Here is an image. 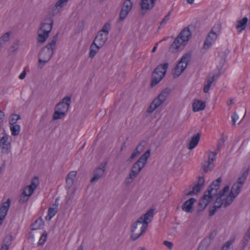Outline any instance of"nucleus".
Returning a JSON list of instances; mask_svg holds the SVG:
<instances>
[{
    "instance_id": "f257e3e1",
    "label": "nucleus",
    "mask_w": 250,
    "mask_h": 250,
    "mask_svg": "<svg viewBox=\"0 0 250 250\" xmlns=\"http://www.w3.org/2000/svg\"><path fill=\"white\" fill-rule=\"evenodd\" d=\"M58 33L56 34L52 40L42 48L38 54V67L42 69L53 56L56 49Z\"/></svg>"
},
{
    "instance_id": "f03ea898",
    "label": "nucleus",
    "mask_w": 250,
    "mask_h": 250,
    "mask_svg": "<svg viewBox=\"0 0 250 250\" xmlns=\"http://www.w3.org/2000/svg\"><path fill=\"white\" fill-rule=\"evenodd\" d=\"M169 64H160L154 70L151 75V86L153 87L159 83L166 74Z\"/></svg>"
},
{
    "instance_id": "7ed1b4c3",
    "label": "nucleus",
    "mask_w": 250,
    "mask_h": 250,
    "mask_svg": "<svg viewBox=\"0 0 250 250\" xmlns=\"http://www.w3.org/2000/svg\"><path fill=\"white\" fill-rule=\"evenodd\" d=\"M150 155V149H148L133 165L129 173L137 177L143 168L145 167Z\"/></svg>"
},
{
    "instance_id": "20e7f679",
    "label": "nucleus",
    "mask_w": 250,
    "mask_h": 250,
    "mask_svg": "<svg viewBox=\"0 0 250 250\" xmlns=\"http://www.w3.org/2000/svg\"><path fill=\"white\" fill-rule=\"evenodd\" d=\"M191 52H188L182 57L179 62L174 67L173 73L174 78H176L179 77L185 70L187 65L191 62Z\"/></svg>"
},
{
    "instance_id": "39448f33",
    "label": "nucleus",
    "mask_w": 250,
    "mask_h": 250,
    "mask_svg": "<svg viewBox=\"0 0 250 250\" xmlns=\"http://www.w3.org/2000/svg\"><path fill=\"white\" fill-rule=\"evenodd\" d=\"M145 226V224L139 219L132 225L130 237L133 241L137 240L146 231L148 227Z\"/></svg>"
},
{
    "instance_id": "423d86ee",
    "label": "nucleus",
    "mask_w": 250,
    "mask_h": 250,
    "mask_svg": "<svg viewBox=\"0 0 250 250\" xmlns=\"http://www.w3.org/2000/svg\"><path fill=\"white\" fill-rule=\"evenodd\" d=\"M133 2L131 0H125L123 3L122 7L120 12L119 21H123L128 15L132 9Z\"/></svg>"
},
{
    "instance_id": "0eeeda50",
    "label": "nucleus",
    "mask_w": 250,
    "mask_h": 250,
    "mask_svg": "<svg viewBox=\"0 0 250 250\" xmlns=\"http://www.w3.org/2000/svg\"><path fill=\"white\" fill-rule=\"evenodd\" d=\"M212 199V196H209L207 194V192H205L202 198H201L198 202L197 212L199 213L200 212L203 211L211 202Z\"/></svg>"
},
{
    "instance_id": "6e6552de",
    "label": "nucleus",
    "mask_w": 250,
    "mask_h": 250,
    "mask_svg": "<svg viewBox=\"0 0 250 250\" xmlns=\"http://www.w3.org/2000/svg\"><path fill=\"white\" fill-rule=\"evenodd\" d=\"M71 104V97L65 96L62 100L57 104L55 108L61 112H64V113L67 112Z\"/></svg>"
},
{
    "instance_id": "1a4fd4ad",
    "label": "nucleus",
    "mask_w": 250,
    "mask_h": 250,
    "mask_svg": "<svg viewBox=\"0 0 250 250\" xmlns=\"http://www.w3.org/2000/svg\"><path fill=\"white\" fill-rule=\"evenodd\" d=\"M192 34L188 26L184 28L177 36V38L180 40L181 42L185 45L191 38Z\"/></svg>"
},
{
    "instance_id": "9d476101",
    "label": "nucleus",
    "mask_w": 250,
    "mask_h": 250,
    "mask_svg": "<svg viewBox=\"0 0 250 250\" xmlns=\"http://www.w3.org/2000/svg\"><path fill=\"white\" fill-rule=\"evenodd\" d=\"M106 164V163H101L94 170V176L90 180L91 183L96 182L103 176L105 171Z\"/></svg>"
},
{
    "instance_id": "9b49d317",
    "label": "nucleus",
    "mask_w": 250,
    "mask_h": 250,
    "mask_svg": "<svg viewBox=\"0 0 250 250\" xmlns=\"http://www.w3.org/2000/svg\"><path fill=\"white\" fill-rule=\"evenodd\" d=\"M53 23V19H51V18H46L44 20V22L41 24L38 32L41 31L42 33H48V34H49L52 29Z\"/></svg>"
},
{
    "instance_id": "f8f14e48",
    "label": "nucleus",
    "mask_w": 250,
    "mask_h": 250,
    "mask_svg": "<svg viewBox=\"0 0 250 250\" xmlns=\"http://www.w3.org/2000/svg\"><path fill=\"white\" fill-rule=\"evenodd\" d=\"M221 182V178H218L216 180L212 182V183L210 185L207 190L205 192H207V194L208 195L212 196L213 197V194L217 193V190L219 188Z\"/></svg>"
},
{
    "instance_id": "ddd939ff",
    "label": "nucleus",
    "mask_w": 250,
    "mask_h": 250,
    "mask_svg": "<svg viewBox=\"0 0 250 250\" xmlns=\"http://www.w3.org/2000/svg\"><path fill=\"white\" fill-rule=\"evenodd\" d=\"M107 36L102 32H99L93 41V44H96L98 48H101L107 41Z\"/></svg>"
},
{
    "instance_id": "4468645a",
    "label": "nucleus",
    "mask_w": 250,
    "mask_h": 250,
    "mask_svg": "<svg viewBox=\"0 0 250 250\" xmlns=\"http://www.w3.org/2000/svg\"><path fill=\"white\" fill-rule=\"evenodd\" d=\"M214 28V27L211 29L206 37L203 45V48L205 49L209 48L217 38V34L213 31Z\"/></svg>"
},
{
    "instance_id": "2eb2a0df",
    "label": "nucleus",
    "mask_w": 250,
    "mask_h": 250,
    "mask_svg": "<svg viewBox=\"0 0 250 250\" xmlns=\"http://www.w3.org/2000/svg\"><path fill=\"white\" fill-rule=\"evenodd\" d=\"M154 209L150 208L146 213L138 218L142 222L145 224V227L146 226L148 227L149 223L152 221L154 216Z\"/></svg>"
},
{
    "instance_id": "dca6fc26",
    "label": "nucleus",
    "mask_w": 250,
    "mask_h": 250,
    "mask_svg": "<svg viewBox=\"0 0 250 250\" xmlns=\"http://www.w3.org/2000/svg\"><path fill=\"white\" fill-rule=\"evenodd\" d=\"M170 89L166 88L162 90L160 94L154 100L155 103H158L161 105L164 103L169 95Z\"/></svg>"
},
{
    "instance_id": "f3484780",
    "label": "nucleus",
    "mask_w": 250,
    "mask_h": 250,
    "mask_svg": "<svg viewBox=\"0 0 250 250\" xmlns=\"http://www.w3.org/2000/svg\"><path fill=\"white\" fill-rule=\"evenodd\" d=\"M196 202V199L194 198H190L187 200L182 206V209L187 212L191 213L193 212V204Z\"/></svg>"
},
{
    "instance_id": "a211bd4d",
    "label": "nucleus",
    "mask_w": 250,
    "mask_h": 250,
    "mask_svg": "<svg viewBox=\"0 0 250 250\" xmlns=\"http://www.w3.org/2000/svg\"><path fill=\"white\" fill-rule=\"evenodd\" d=\"M156 0H141L140 6L142 11H148L152 9Z\"/></svg>"
},
{
    "instance_id": "6ab92c4d",
    "label": "nucleus",
    "mask_w": 250,
    "mask_h": 250,
    "mask_svg": "<svg viewBox=\"0 0 250 250\" xmlns=\"http://www.w3.org/2000/svg\"><path fill=\"white\" fill-rule=\"evenodd\" d=\"M8 137L7 135L3 136L0 139V147L5 152H8L10 149V143L8 142Z\"/></svg>"
},
{
    "instance_id": "aec40b11",
    "label": "nucleus",
    "mask_w": 250,
    "mask_h": 250,
    "mask_svg": "<svg viewBox=\"0 0 250 250\" xmlns=\"http://www.w3.org/2000/svg\"><path fill=\"white\" fill-rule=\"evenodd\" d=\"M220 73H218L217 74H213L212 76L209 75L207 77V84H204L203 91L205 93H208L209 91V88L213 82L215 81V77H218L219 76Z\"/></svg>"
},
{
    "instance_id": "412c9836",
    "label": "nucleus",
    "mask_w": 250,
    "mask_h": 250,
    "mask_svg": "<svg viewBox=\"0 0 250 250\" xmlns=\"http://www.w3.org/2000/svg\"><path fill=\"white\" fill-rule=\"evenodd\" d=\"M200 139V134L197 133V134L193 135L188 144L187 145V147L188 149L191 150L193 149L198 144Z\"/></svg>"
},
{
    "instance_id": "4be33fe9",
    "label": "nucleus",
    "mask_w": 250,
    "mask_h": 250,
    "mask_svg": "<svg viewBox=\"0 0 250 250\" xmlns=\"http://www.w3.org/2000/svg\"><path fill=\"white\" fill-rule=\"evenodd\" d=\"M206 107V102L199 100H194L192 103V109L194 112L203 110Z\"/></svg>"
},
{
    "instance_id": "5701e85b",
    "label": "nucleus",
    "mask_w": 250,
    "mask_h": 250,
    "mask_svg": "<svg viewBox=\"0 0 250 250\" xmlns=\"http://www.w3.org/2000/svg\"><path fill=\"white\" fill-rule=\"evenodd\" d=\"M77 172L76 171H72L67 174L65 181L66 183V187L70 188L73 184L74 181L76 178Z\"/></svg>"
},
{
    "instance_id": "b1692460",
    "label": "nucleus",
    "mask_w": 250,
    "mask_h": 250,
    "mask_svg": "<svg viewBox=\"0 0 250 250\" xmlns=\"http://www.w3.org/2000/svg\"><path fill=\"white\" fill-rule=\"evenodd\" d=\"M181 45H183V44L181 42L180 40L176 37L170 46L169 51L172 53H176L178 51Z\"/></svg>"
},
{
    "instance_id": "393cba45",
    "label": "nucleus",
    "mask_w": 250,
    "mask_h": 250,
    "mask_svg": "<svg viewBox=\"0 0 250 250\" xmlns=\"http://www.w3.org/2000/svg\"><path fill=\"white\" fill-rule=\"evenodd\" d=\"M144 149V146L140 143L135 148L130 157L127 160V162H131Z\"/></svg>"
},
{
    "instance_id": "a878e982",
    "label": "nucleus",
    "mask_w": 250,
    "mask_h": 250,
    "mask_svg": "<svg viewBox=\"0 0 250 250\" xmlns=\"http://www.w3.org/2000/svg\"><path fill=\"white\" fill-rule=\"evenodd\" d=\"M248 21V19L247 17H244L242 20L236 21L235 27L238 30L239 32H241L246 28Z\"/></svg>"
},
{
    "instance_id": "bb28decb",
    "label": "nucleus",
    "mask_w": 250,
    "mask_h": 250,
    "mask_svg": "<svg viewBox=\"0 0 250 250\" xmlns=\"http://www.w3.org/2000/svg\"><path fill=\"white\" fill-rule=\"evenodd\" d=\"M242 186L238 185L237 184H236L235 183L232 185L231 189L230 192H229V194L231 195L232 196H235V197L239 194L241 191V189L242 188Z\"/></svg>"
},
{
    "instance_id": "cd10ccee",
    "label": "nucleus",
    "mask_w": 250,
    "mask_h": 250,
    "mask_svg": "<svg viewBox=\"0 0 250 250\" xmlns=\"http://www.w3.org/2000/svg\"><path fill=\"white\" fill-rule=\"evenodd\" d=\"M249 170L250 169L248 168L245 171H244L243 174L237 179V182L235 183L242 187L247 179Z\"/></svg>"
},
{
    "instance_id": "c85d7f7f",
    "label": "nucleus",
    "mask_w": 250,
    "mask_h": 250,
    "mask_svg": "<svg viewBox=\"0 0 250 250\" xmlns=\"http://www.w3.org/2000/svg\"><path fill=\"white\" fill-rule=\"evenodd\" d=\"M10 128L11 134L14 136L18 135L20 133L21 126L19 125H10Z\"/></svg>"
},
{
    "instance_id": "c756f323",
    "label": "nucleus",
    "mask_w": 250,
    "mask_h": 250,
    "mask_svg": "<svg viewBox=\"0 0 250 250\" xmlns=\"http://www.w3.org/2000/svg\"><path fill=\"white\" fill-rule=\"evenodd\" d=\"M11 34V32H7L0 38V49L3 47V44L5 42L9 41Z\"/></svg>"
},
{
    "instance_id": "7c9ffc66",
    "label": "nucleus",
    "mask_w": 250,
    "mask_h": 250,
    "mask_svg": "<svg viewBox=\"0 0 250 250\" xmlns=\"http://www.w3.org/2000/svg\"><path fill=\"white\" fill-rule=\"evenodd\" d=\"M49 35V34H48V33H44L42 32L40 33L38 32V35L37 36L38 42L39 43H43L48 38Z\"/></svg>"
},
{
    "instance_id": "2f4dec72",
    "label": "nucleus",
    "mask_w": 250,
    "mask_h": 250,
    "mask_svg": "<svg viewBox=\"0 0 250 250\" xmlns=\"http://www.w3.org/2000/svg\"><path fill=\"white\" fill-rule=\"evenodd\" d=\"M60 11L61 9L58 7H56V5H55L51 8L48 17L46 18H51V19H53V17L59 14L60 12Z\"/></svg>"
},
{
    "instance_id": "473e14b6",
    "label": "nucleus",
    "mask_w": 250,
    "mask_h": 250,
    "mask_svg": "<svg viewBox=\"0 0 250 250\" xmlns=\"http://www.w3.org/2000/svg\"><path fill=\"white\" fill-rule=\"evenodd\" d=\"M21 119V116L19 114H12L9 118V123L10 125L17 124L18 120Z\"/></svg>"
},
{
    "instance_id": "72a5a7b5",
    "label": "nucleus",
    "mask_w": 250,
    "mask_h": 250,
    "mask_svg": "<svg viewBox=\"0 0 250 250\" xmlns=\"http://www.w3.org/2000/svg\"><path fill=\"white\" fill-rule=\"evenodd\" d=\"M66 115V114L64 113V112H61L60 111H58L55 108V111L53 115V120H57L59 119H62Z\"/></svg>"
},
{
    "instance_id": "f704fd0d",
    "label": "nucleus",
    "mask_w": 250,
    "mask_h": 250,
    "mask_svg": "<svg viewBox=\"0 0 250 250\" xmlns=\"http://www.w3.org/2000/svg\"><path fill=\"white\" fill-rule=\"evenodd\" d=\"M58 211L57 208H49L48 210V215L45 217L46 220H50L53 216H54Z\"/></svg>"
},
{
    "instance_id": "c9c22d12",
    "label": "nucleus",
    "mask_w": 250,
    "mask_h": 250,
    "mask_svg": "<svg viewBox=\"0 0 250 250\" xmlns=\"http://www.w3.org/2000/svg\"><path fill=\"white\" fill-rule=\"evenodd\" d=\"M96 45V44H93V42H92L90 45V53L89 54V57L90 58H93L95 56V55L98 52L99 49L100 48H98L97 46V45Z\"/></svg>"
},
{
    "instance_id": "e433bc0d",
    "label": "nucleus",
    "mask_w": 250,
    "mask_h": 250,
    "mask_svg": "<svg viewBox=\"0 0 250 250\" xmlns=\"http://www.w3.org/2000/svg\"><path fill=\"white\" fill-rule=\"evenodd\" d=\"M137 177L133 175L132 174L129 173L128 175L125 178L124 183L126 186H130L134 181Z\"/></svg>"
},
{
    "instance_id": "4c0bfd02",
    "label": "nucleus",
    "mask_w": 250,
    "mask_h": 250,
    "mask_svg": "<svg viewBox=\"0 0 250 250\" xmlns=\"http://www.w3.org/2000/svg\"><path fill=\"white\" fill-rule=\"evenodd\" d=\"M208 161H207L203 166V170L205 173L208 172L213 168V166H211L210 162V154H208Z\"/></svg>"
},
{
    "instance_id": "58836bf2",
    "label": "nucleus",
    "mask_w": 250,
    "mask_h": 250,
    "mask_svg": "<svg viewBox=\"0 0 250 250\" xmlns=\"http://www.w3.org/2000/svg\"><path fill=\"white\" fill-rule=\"evenodd\" d=\"M20 44V41L19 40H16L11 45L10 49V52L11 53H14L18 51L19 46Z\"/></svg>"
},
{
    "instance_id": "ea45409f",
    "label": "nucleus",
    "mask_w": 250,
    "mask_h": 250,
    "mask_svg": "<svg viewBox=\"0 0 250 250\" xmlns=\"http://www.w3.org/2000/svg\"><path fill=\"white\" fill-rule=\"evenodd\" d=\"M44 222L43 220L39 218L37 220L33 225V226L34 227L33 229H41L44 225Z\"/></svg>"
},
{
    "instance_id": "a19ab883",
    "label": "nucleus",
    "mask_w": 250,
    "mask_h": 250,
    "mask_svg": "<svg viewBox=\"0 0 250 250\" xmlns=\"http://www.w3.org/2000/svg\"><path fill=\"white\" fill-rule=\"evenodd\" d=\"M250 240V227L248 229L247 232L246 233L243 240V246L242 248L243 249L247 245L248 242Z\"/></svg>"
},
{
    "instance_id": "79ce46f5",
    "label": "nucleus",
    "mask_w": 250,
    "mask_h": 250,
    "mask_svg": "<svg viewBox=\"0 0 250 250\" xmlns=\"http://www.w3.org/2000/svg\"><path fill=\"white\" fill-rule=\"evenodd\" d=\"M231 118H232V125H235L236 122L237 120H238L239 119H240V122H239V124L240 123V122L243 120L244 116H243V115L242 114L240 117H239L236 112H234L233 114L232 115Z\"/></svg>"
},
{
    "instance_id": "37998d69",
    "label": "nucleus",
    "mask_w": 250,
    "mask_h": 250,
    "mask_svg": "<svg viewBox=\"0 0 250 250\" xmlns=\"http://www.w3.org/2000/svg\"><path fill=\"white\" fill-rule=\"evenodd\" d=\"M160 105L157 103L154 102V100L151 103V104L147 109V112L149 113H152L155 109Z\"/></svg>"
},
{
    "instance_id": "c03bdc74",
    "label": "nucleus",
    "mask_w": 250,
    "mask_h": 250,
    "mask_svg": "<svg viewBox=\"0 0 250 250\" xmlns=\"http://www.w3.org/2000/svg\"><path fill=\"white\" fill-rule=\"evenodd\" d=\"M28 197L27 192H25V190H23L22 194L19 199V202L20 203L26 202L28 199Z\"/></svg>"
},
{
    "instance_id": "a18cd8bd",
    "label": "nucleus",
    "mask_w": 250,
    "mask_h": 250,
    "mask_svg": "<svg viewBox=\"0 0 250 250\" xmlns=\"http://www.w3.org/2000/svg\"><path fill=\"white\" fill-rule=\"evenodd\" d=\"M235 198V196H232L229 194V196H228V197L226 199L224 204V207L226 208L230 205L232 203Z\"/></svg>"
},
{
    "instance_id": "49530a36",
    "label": "nucleus",
    "mask_w": 250,
    "mask_h": 250,
    "mask_svg": "<svg viewBox=\"0 0 250 250\" xmlns=\"http://www.w3.org/2000/svg\"><path fill=\"white\" fill-rule=\"evenodd\" d=\"M10 199H8L6 202L2 203L0 209L7 212L10 207Z\"/></svg>"
},
{
    "instance_id": "de8ad7c7",
    "label": "nucleus",
    "mask_w": 250,
    "mask_h": 250,
    "mask_svg": "<svg viewBox=\"0 0 250 250\" xmlns=\"http://www.w3.org/2000/svg\"><path fill=\"white\" fill-rule=\"evenodd\" d=\"M12 240V235H8L5 237L3 240V245L7 246L9 247L11 245Z\"/></svg>"
},
{
    "instance_id": "09e8293b",
    "label": "nucleus",
    "mask_w": 250,
    "mask_h": 250,
    "mask_svg": "<svg viewBox=\"0 0 250 250\" xmlns=\"http://www.w3.org/2000/svg\"><path fill=\"white\" fill-rule=\"evenodd\" d=\"M229 186H227L223 188V189L220 190L218 193L217 194V196L220 197V198H222L225 195L226 193L229 191Z\"/></svg>"
},
{
    "instance_id": "8fccbe9b",
    "label": "nucleus",
    "mask_w": 250,
    "mask_h": 250,
    "mask_svg": "<svg viewBox=\"0 0 250 250\" xmlns=\"http://www.w3.org/2000/svg\"><path fill=\"white\" fill-rule=\"evenodd\" d=\"M39 182V179L37 177H34L31 180V183L29 185L30 187L32 188H34V189H35L38 185Z\"/></svg>"
},
{
    "instance_id": "3c124183",
    "label": "nucleus",
    "mask_w": 250,
    "mask_h": 250,
    "mask_svg": "<svg viewBox=\"0 0 250 250\" xmlns=\"http://www.w3.org/2000/svg\"><path fill=\"white\" fill-rule=\"evenodd\" d=\"M215 204L214 205V207L218 209L220 208L223 204L222 199L220 197L217 196L215 201Z\"/></svg>"
},
{
    "instance_id": "603ef678",
    "label": "nucleus",
    "mask_w": 250,
    "mask_h": 250,
    "mask_svg": "<svg viewBox=\"0 0 250 250\" xmlns=\"http://www.w3.org/2000/svg\"><path fill=\"white\" fill-rule=\"evenodd\" d=\"M110 28V24L108 22H106L103 27L102 30L99 32H102V33H105L104 34H107L108 35L109 33V31Z\"/></svg>"
},
{
    "instance_id": "864d4df0",
    "label": "nucleus",
    "mask_w": 250,
    "mask_h": 250,
    "mask_svg": "<svg viewBox=\"0 0 250 250\" xmlns=\"http://www.w3.org/2000/svg\"><path fill=\"white\" fill-rule=\"evenodd\" d=\"M47 236V233L46 231H44L42 233V235L41 236V237L39 240V241L38 242V244L39 245H42L43 244L46 240Z\"/></svg>"
},
{
    "instance_id": "5fc2aeb1",
    "label": "nucleus",
    "mask_w": 250,
    "mask_h": 250,
    "mask_svg": "<svg viewBox=\"0 0 250 250\" xmlns=\"http://www.w3.org/2000/svg\"><path fill=\"white\" fill-rule=\"evenodd\" d=\"M69 0H58L55 5L61 9L66 4Z\"/></svg>"
},
{
    "instance_id": "6e6d98bb",
    "label": "nucleus",
    "mask_w": 250,
    "mask_h": 250,
    "mask_svg": "<svg viewBox=\"0 0 250 250\" xmlns=\"http://www.w3.org/2000/svg\"><path fill=\"white\" fill-rule=\"evenodd\" d=\"M226 62V55L224 54H223V55L221 57L220 64L218 66V70L220 71L222 68H223V66L224 65V63Z\"/></svg>"
},
{
    "instance_id": "4d7b16f0",
    "label": "nucleus",
    "mask_w": 250,
    "mask_h": 250,
    "mask_svg": "<svg viewBox=\"0 0 250 250\" xmlns=\"http://www.w3.org/2000/svg\"><path fill=\"white\" fill-rule=\"evenodd\" d=\"M234 242V240H230L225 243L224 246L222 247V249L224 250H229L230 246L232 245Z\"/></svg>"
},
{
    "instance_id": "13d9d810",
    "label": "nucleus",
    "mask_w": 250,
    "mask_h": 250,
    "mask_svg": "<svg viewBox=\"0 0 250 250\" xmlns=\"http://www.w3.org/2000/svg\"><path fill=\"white\" fill-rule=\"evenodd\" d=\"M208 243V240L204 239L203 240L200 244L197 250H205L206 247V244Z\"/></svg>"
},
{
    "instance_id": "bf43d9fd",
    "label": "nucleus",
    "mask_w": 250,
    "mask_h": 250,
    "mask_svg": "<svg viewBox=\"0 0 250 250\" xmlns=\"http://www.w3.org/2000/svg\"><path fill=\"white\" fill-rule=\"evenodd\" d=\"M23 190H25V192H26V190H28V193H27V194L28 195V196H30L33 193L35 189L34 188L30 187L29 185L25 187Z\"/></svg>"
},
{
    "instance_id": "052dcab7",
    "label": "nucleus",
    "mask_w": 250,
    "mask_h": 250,
    "mask_svg": "<svg viewBox=\"0 0 250 250\" xmlns=\"http://www.w3.org/2000/svg\"><path fill=\"white\" fill-rule=\"evenodd\" d=\"M225 142V140L223 138H222L220 139L217 144V150L216 152H219L220 151V148L222 147V146H223Z\"/></svg>"
},
{
    "instance_id": "680f3d73",
    "label": "nucleus",
    "mask_w": 250,
    "mask_h": 250,
    "mask_svg": "<svg viewBox=\"0 0 250 250\" xmlns=\"http://www.w3.org/2000/svg\"><path fill=\"white\" fill-rule=\"evenodd\" d=\"M205 183V180L203 176H200L198 178V181L196 185L200 186L201 187H203Z\"/></svg>"
},
{
    "instance_id": "e2e57ef3",
    "label": "nucleus",
    "mask_w": 250,
    "mask_h": 250,
    "mask_svg": "<svg viewBox=\"0 0 250 250\" xmlns=\"http://www.w3.org/2000/svg\"><path fill=\"white\" fill-rule=\"evenodd\" d=\"M202 188V187L196 184V185L192 188V190H193L195 194H196L201 191Z\"/></svg>"
},
{
    "instance_id": "0e129e2a",
    "label": "nucleus",
    "mask_w": 250,
    "mask_h": 250,
    "mask_svg": "<svg viewBox=\"0 0 250 250\" xmlns=\"http://www.w3.org/2000/svg\"><path fill=\"white\" fill-rule=\"evenodd\" d=\"M217 154V152H210L209 154H210V161H214L215 160V156Z\"/></svg>"
},
{
    "instance_id": "69168bd1",
    "label": "nucleus",
    "mask_w": 250,
    "mask_h": 250,
    "mask_svg": "<svg viewBox=\"0 0 250 250\" xmlns=\"http://www.w3.org/2000/svg\"><path fill=\"white\" fill-rule=\"evenodd\" d=\"M163 244L164 245H165L166 246H167V247H168L169 249H172V246H173V243L171 242H169V241H165L164 242H163Z\"/></svg>"
},
{
    "instance_id": "338daca9",
    "label": "nucleus",
    "mask_w": 250,
    "mask_h": 250,
    "mask_svg": "<svg viewBox=\"0 0 250 250\" xmlns=\"http://www.w3.org/2000/svg\"><path fill=\"white\" fill-rule=\"evenodd\" d=\"M213 209H210L209 210V216H213L215 213L217 209H218L217 208H215L214 206H213Z\"/></svg>"
},
{
    "instance_id": "774afa93",
    "label": "nucleus",
    "mask_w": 250,
    "mask_h": 250,
    "mask_svg": "<svg viewBox=\"0 0 250 250\" xmlns=\"http://www.w3.org/2000/svg\"><path fill=\"white\" fill-rule=\"evenodd\" d=\"M7 212L5 211L2 210L0 209V218L4 219L7 214Z\"/></svg>"
}]
</instances>
